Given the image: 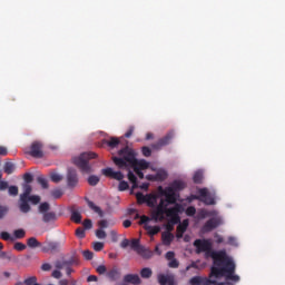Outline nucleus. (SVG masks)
Instances as JSON below:
<instances>
[{
    "instance_id": "c756f323",
    "label": "nucleus",
    "mask_w": 285,
    "mask_h": 285,
    "mask_svg": "<svg viewBox=\"0 0 285 285\" xmlns=\"http://www.w3.org/2000/svg\"><path fill=\"white\" fill-rule=\"evenodd\" d=\"M72 264H75V262L71 261H56V268H58V271H61L62 268H66L67 266H72Z\"/></svg>"
},
{
    "instance_id": "4d7b16f0",
    "label": "nucleus",
    "mask_w": 285,
    "mask_h": 285,
    "mask_svg": "<svg viewBox=\"0 0 285 285\" xmlns=\"http://www.w3.org/2000/svg\"><path fill=\"white\" fill-rule=\"evenodd\" d=\"M141 154L144 157H150L153 155V151L149 147H142L141 148Z\"/></svg>"
},
{
    "instance_id": "bb28decb",
    "label": "nucleus",
    "mask_w": 285,
    "mask_h": 285,
    "mask_svg": "<svg viewBox=\"0 0 285 285\" xmlns=\"http://www.w3.org/2000/svg\"><path fill=\"white\" fill-rule=\"evenodd\" d=\"M27 246H29V248H42L43 243H40L36 237H30L27 240Z\"/></svg>"
},
{
    "instance_id": "69168bd1",
    "label": "nucleus",
    "mask_w": 285,
    "mask_h": 285,
    "mask_svg": "<svg viewBox=\"0 0 285 285\" xmlns=\"http://www.w3.org/2000/svg\"><path fill=\"white\" fill-rule=\"evenodd\" d=\"M168 266L169 268H179V262L176 258H174L168 263Z\"/></svg>"
},
{
    "instance_id": "e433bc0d",
    "label": "nucleus",
    "mask_w": 285,
    "mask_h": 285,
    "mask_svg": "<svg viewBox=\"0 0 285 285\" xmlns=\"http://www.w3.org/2000/svg\"><path fill=\"white\" fill-rule=\"evenodd\" d=\"M193 180H194L195 184H202L203 180H204V174H203V171H196V173L194 174Z\"/></svg>"
},
{
    "instance_id": "bf43d9fd",
    "label": "nucleus",
    "mask_w": 285,
    "mask_h": 285,
    "mask_svg": "<svg viewBox=\"0 0 285 285\" xmlns=\"http://www.w3.org/2000/svg\"><path fill=\"white\" fill-rule=\"evenodd\" d=\"M97 225H98L99 229H104V228H107L109 226V223L106 219H101L97 223Z\"/></svg>"
},
{
    "instance_id": "58836bf2",
    "label": "nucleus",
    "mask_w": 285,
    "mask_h": 285,
    "mask_svg": "<svg viewBox=\"0 0 285 285\" xmlns=\"http://www.w3.org/2000/svg\"><path fill=\"white\" fill-rule=\"evenodd\" d=\"M87 181H88V185L96 186V185L99 184L100 178L95 176V175H91V176L88 177Z\"/></svg>"
},
{
    "instance_id": "473e14b6",
    "label": "nucleus",
    "mask_w": 285,
    "mask_h": 285,
    "mask_svg": "<svg viewBox=\"0 0 285 285\" xmlns=\"http://www.w3.org/2000/svg\"><path fill=\"white\" fill-rule=\"evenodd\" d=\"M144 228L147 230V233L150 236H155V235H157L161 230V228L159 226L145 225Z\"/></svg>"
},
{
    "instance_id": "0e129e2a",
    "label": "nucleus",
    "mask_w": 285,
    "mask_h": 285,
    "mask_svg": "<svg viewBox=\"0 0 285 285\" xmlns=\"http://www.w3.org/2000/svg\"><path fill=\"white\" fill-rule=\"evenodd\" d=\"M23 179L26 181L24 184L30 185V183H32V180H33V176L31 174L27 173V174H24Z\"/></svg>"
},
{
    "instance_id": "412c9836",
    "label": "nucleus",
    "mask_w": 285,
    "mask_h": 285,
    "mask_svg": "<svg viewBox=\"0 0 285 285\" xmlns=\"http://www.w3.org/2000/svg\"><path fill=\"white\" fill-rule=\"evenodd\" d=\"M188 227H189V219H184L181 223H179L176 228V237L183 238Z\"/></svg>"
},
{
    "instance_id": "c03bdc74",
    "label": "nucleus",
    "mask_w": 285,
    "mask_h": 285,
    "mask_svg": "<svg viewBox=\"0 0 285 285\" xmlns=\"http://www.w3.org/2000/svg\"><path fill=\"white\" fill-rule=\"evenodd\" d=\"M119 185H118V190L119 191H125V190H128L129 189V184L125 180H119Z\"/></svg>"
},
{
    "instance_id": "a19ab883",
    "label": "nucleus",
    "mask_w": 285,
    "mask_h": 285,
    "mask_svg": "<svg viewBox=\"0 0 285 285\" xmlns=\"http://www.w3.org/2000/svg\"><path fill=\"white\" fill-rule=\"evenodd\" d=\"M106 144L110 147V148H116L120 141L119 139L111 137L108 141H106Z\"/></svg>"
},
{
    "instance_id": "338daca9",
    "label": "nucleus",
    "mask_w": 285,
    "mask_h": 285,
    "mask_svg": "<svg viewBox=\"0 0 285 285\" xmlns=\"http://www.w3.org/2000/svg\"><path fill=\"white\" fill-rule=\"evenodd\" d=\"M9 208L6 206H0V219H2L7 213H8Z\"/></svg>"
},
{
    "instance_id": "cd10ccee",
    "label": "nucleus",
    "mask_w": 285,
    "mask_h": 285,
    "mask_svg": "<svg viewBox=\"0 0 285 285\" xmlns=\"http://www.w3.org/2000/svg\"><path fill=\"white\" fill-rule=\"evenodd\" d=\"M136 199L138 204H145L147 203L148 205H150V199L151 196H145L142 193H136Z\"/></svg>"
},
{
    "instance_id": "c85d7f7f",
    "label": "nucleus",
    "mask_w": 285,
    "mask_h": 285,
    "mask_svg": "<svg viewBox=\"0 0 285 285\" xmlns=\"http://www.w3.org/2000/svg\"><path fill=\"white\" fill-rule=\"evenodd\" d=\"M138 168L139 170H145L149 168V163L145 159L138 160L136 159V164L132 165V168Z\"/></svg>"
},
{
    "instance_id": "0eeeda50",
    "label": "nucleus",
    "mask_w": 285,
    "mask_h": 285,
    "mask_svg": "<svg viewBox=\"0 0 285 285\" xmlns=\"http://www.w3.org/2000/svg\"><path fill=\"white\" fill-rule=\"evenodd\" d=\"M22 188H23V193L20 195L19 208L22 213L27 214L31 210V206L29 204H27L26 199L32 193V187L30 186V184H23Z\"/></svg>"
},
{
    "instance_id": "1a4fd4ad",
    "label": "nucleus",
    "mask_w": 285,
    "mask_h": 285,
    "mask_svg": "<svg viewBox=\"0 0 285 285\" xmlns=\"http://www.w3.org/2000/svg\"><path fill=\"white\" fill-rule=\"evenodd\" d=\"M189 285H227V283L210 279L208 277L194 276L189 279Z\"/></svg>"
},
{
    "instance_id": "f8f14e48",
    "label": "nucleus",
    "mask_w": 285,
    "mask_h": 285,
    "mask_svg": "<svg viewBox=\"0 0 285 285\" xmlns=\"http://www.w3.org/2000/svg\"><path fill=\"white\" fill-rule=\"evenodd\" d=\"M160 195L165 196V203L167 204H176L177 203V195L174 188L166 187L165 189L163 187L158 188Z\"/></svg>"
},
{
    "instance_id": "c9c22d12",
    "label": "nucleus",
    "mask_w": 285,
    "mask_h": 285,
    "mask_svg": "<svg viewBox=\"0 0 285 285\" xmlns=\"http://www.w3.org/2000/svg\"><path fill=\"white\" fill-rule=\"evenodd\" d=\"M29 202L33 205H38L41 202V197L38 195H29L26 199V203L29 204Z\"/></svg>"
},
{
    "instance_id": "9d476101",
    "label": "nucleus",
    "mask_w": 285,
    "mask_h": 285,
    "mask_svg": "<svg viewBox=\"0 0 285 285\" xmlns=\"http://www.w3.org/2000/svg\"><path fill=\"white\" fill-rule=\"evenodd\" d=\"M181 212H183V205H180V204H175L174 207L168 208L167 216L171 217L170 218L171 224L175 225V224H180L181 223V218L179 216V213H181Z\"/></svg>"
},
{
    "instance_id": "f03ea898",
    "label": "nucleus",
    "mask_w": 285,
    "mask_h": 285,
    "mask_svg": "<svg viewBox=\"0 0 285 285\" xmlns=\"http://www.w3.org/2000/svg\"><path fill=\"white\" fill-rule=\"evenodd\" d=\"M119 157H112V163L118 168H127L128 166L132 167L137 164V155L134 149L125 147L118 151Z\"/></svg>"
},
{
    "instance_id": "9b49d317",
    "label": "nucleus",
    "mask_w": 285,
    "mask_h": 285,
    "mask_svg": "<svg viewBox=\"0 0 285 285\" xmlns=\"http://www.w3.org/2000/svg\"><path fill=\"white\" fill-rule=\"evenodd\" d=\"M199 196L194 195L193 198L203 202L206 205H215L216 200L208 193L207 188H202L198 190Z\"/></svg>"
},
{
    "instance_id": "f704fd0d",
    "label": "nucleus",
    "mask_w": 285,
    "mask_h": 285,
    "mask_svg": "<svg viewBox=\"0 0 285 285\" xmlns=\"http://www.w3.org/2000/svg\"><path fill=\"white\" fill-rule=\"evenodd\" d=\"M82 219L81 214L78 210H71V220L76 224H80Z\"/></svg>"
},
{
    "instance_id": "b1692460",
    "label": "nucleus",
    "mask_w": 285,
    "mask_h": 285,
    "mask_svg": "<svg viewBox=\"0 0 285 285\" xmlns=\"http://www.w3.org/2000/svg\"><path fill=\"white\" fill-rule=\"evenodd\" d=\"M174 238H175V236L170 232H164L161 234V240H163L164 246H170Z\"/></svg>"
},
{
    "instance_id": "4be33fe9",
    "label": "nucleus",
    "mask_w": 285,
    "mask_h": 285,
    "mask_svg": "<svg viewBox=\"0 0 285 285\" xmlns=\"http://www.w3.org/2000/svg\"><path fill=\"white\" fill-rule=\"evenodd\" d=\"M125 284L140 285L141 278L138 274H127L124 276Z\"/></svg>"
},
{
    "instance_id": "423d86ee",
    "label": "nucleus",
    "mask_w": 285,
    "mask_h": 285,
    "mask_svg": "<svg viewBox=\"0 0 285 285\" xmlns=\"http://www.w3.org/2000/svg\"><path fill=\"white\" fill-rule=\"evenodd\" d=\"M130 248L137 253L142 259H151L154 253L146 248L145 246L140 245V239L134 238L130 242Z\"/></svg>"
},
{
    "instance_id": "603ef678",
    "label": "nucleus",
    "mask_w": 285,
    "mask_h": 285,
    "mask_svg": "<svg viewBox=\"0 0 285 285\" xmlns=\"http://www.w3.org/2000/svg\"><path fill=\"white\" fill-rule=\"evenodd\" d=\"M95 235L97 238H100V239H105L107 237V233L101 228L97 229Z\"/></svg>"
},
{
    "instance_id": "5701e85b",
    "label": "nucleus",
    "mask_w": 285,
    "mask_h": 285,
    "mask_svg": "<svg viewBox=\"0 0 285 285\" xmlns=\"http://www.w3.org/2000/svg\"><path fill=\"white\" fill-rule=\"evenodd\" d=\"M106 277H108L110 282H117L121 277V272L118 267L114 266L111 269L106 272Z\"/></svg>"
},
{
    "instance_id": "20e7f679",
    "label": "nucleus",
    "mask_w": 285,
    "mask_h": 285,
    "mask_svg": "<svg viewBox=\"0 0 285 285\" xmlns=\"http://www.w3.org/2000/svg\"><path fill=\"white\" fill-rule=\"evenodd\" d=\"M204 253H205V259H209V257L213 258L214 266H212V268H220L230 258L226 249L216 252L213 249V247H210Z\"/></svg>"
},
{
    "instance_id": "de8ad7c7",
    "label": "nucleus",
    "mask_w": 285,
    "mask_h": 285,
    "mask_svg": "<svg viewBox=\"0 0 285 285\" xmlns=\"http://www.w3.org/2000/svg\"><path fill=\"white\" fill-rule=\"evenodd\" d=\"M0 259H7L8 262H11V259H14L11 253L1 252L0 253Z\"/></svg>"
},
{
    "instance_id": "6ab92c4d",
    "label": "nucleus",
    "mask_w": 285,
    "mask_h": 285,
    "mask_svg": "<svg viewBox=\"0 0 285 285\" xmlns=\"http://www.w3.org/2000/svg\"><path fill=\"white\" fill-rule=\"evenodd\" d=\"M101 174L106 177H109L111 179H116L118 181H120L125 178V175L121 171H114L112 168L101 169Z\"/></svg>"
},
{
    "instance_id": "13d9d810",
    "label": "nucleus",
    "mask_w": 285,
    "mask_h": 285,
    "mask_svg": "<svg viewBox=\"0 0 285 285\" xmlns=\"http://www.w3.org/2000/svg\"><path fill=\"white\" fill-rule=\"evenodd\" d=\"M96 273H98V275H105V273H107V267L105 265H98Z\"/></svg>"
},
{
    "instance_id": "09e8293b",
    "label": "nucleus",
    "mask_w": 285,
    "mask_h": 285,
    "mask_svg": "<svg viewBox=\"0 0 285 285\" xmlns=\"http://www.w3.org/2000/svg\"><path fill=\"white\" fill-rule=\"evenodd\" d=\"M14 250H18L19 253H21L22 250H26L27 245H24L21 242H17L13 246Z\"/></svg>"
},
{
    "instance_id": "2eb2a0df",
    "label": "nucleus",
    "mask_w": 285,
    "mask_h": 285,
    "mask_svg": "<svg viewBox=\"0 0 285 285\" xmlns=\"http://www.w3.org/2000/svg\"><path fill=\"white\" fill-rule=\"evenodd\" d=\"M60 248V243L47 240L42 243L41 253H59Z\"/></svg>"
},
{
    "instance_id": "393cba45",
    "label": "nucleus",
    "mask_w": 285,
    "mask_h": 285,
    "mask_svg": "<svg viewBox=\"0 0 285 285\" xmlns=\"http://www.w3.org/2000/svg\"><path fill=\"white\" fill-rule=\"evenodd\" d=\"M218 212L216 210H206V209H200L198 212V218L205 219L206 217H212V216H217Z\"/></svg>"
},
{
    "instance_id": "49530a36",
    "label": "nucleus",
    "mask_w": 285,
    "mask_h": 285,
    "mask_svg": "<svg viewBox=\"0 0 285 285\" xmlns=\"http://www.w3.org/2000/svg\"><path fill=\"white\" fill-rule=\"evenodd\" d=\"M196 213H197V209H196L195 206H189V207L186 208V210H185V214H186L187 216H189V217L195 216Z\"/></svg>"
},
{
    "instance_id": "f3484780",
    "label": "nucleus",
    "mask_w": 285,
    "mask_h": 285,
    "mask_svg": "<svg viewBox=\"0 0 285 285\" xmlns=\"http://www.w3.org/2000/svg\"><path fill=\"white\" fill-rule=\"evenodd\" d=\"M174 132H168L161 139H159L156 144L151 145V148L155 150H160L163 147L170 145L171 140L174 139Z\"/></svg>"
},
{
    "instance_id": "ea45409f",
    "label": "nucleus",
    "mask_w": 285,
    "mask_h": 285,
    "mask_svg": "<svg viewBox=\"0 0 285 285\" xmlns=\"http://www.w3.org/2000/svg\"><path fill=\"white\" fill-rule=\"evenodd\" d=\"M37 181L41 185V187H42L43 189L49 188L48 179L45 178L43 176H39V177L37 178Z\"/></svg>"
},
{
    "instance_id": "7c9ffc66",
    "label": "nucleus",
    "mask_w": 285,
    "mask_h": 285,
    "mask_svg": "<svg viewBox=\"0 0 285 285\" xmlns=\"http://www.w3.org/2000/svg\"><path fill=\"white\" fill-rule=\"evenodd\" d=\"M127 178L132 184V186H131L132 189H136V188L139 187L138 186V178L136 177V175L132 171H130V170L128 171Z\"/></svg>"
},
{
    "instance_id": "f257e3e1",
    "label": "nucleus",
    "mask_w": 285,
    "mask_h": 285,
    "mask_svg": "<svg viewBox=\"0 0 285 285\" xmlns=\"http://www.w3.org/2000/svg\"><path fill=\"white\" fill-rule=\"evenodd\" d=\"M209 277H215V279L226 277V279L239 283V276L235 275V262L230 257L220 267H210Z\"/></svg>"
},
{
    "instance_id": "5fc2aeb1",
    "label": "nucleus",
    "mask_w": 285,
    "mask_h": 285,
    "mask_svg": "<svg viewBox=\"0 0 285 285\" xmlns=\"http://www.w3.org/2000/svg\"><path fill=\"white\" fill-rule=\"evenodd\" d=\"M82 257L87 261L94 259V253L89 249L82 252Z\"/></svg>"
},
{
    "instance_id": "2f4dec72",
    "label": "nucleus",
    "mask_w": 285,
    "mask_h": 285,
    "mask_svg": "<svg viewBox=\"0 0 285 285\" xmlns=\"http://www.w3.org/2000/svg\"><path fill=\"white\" fill-rule=\"evenodd\" d=\"M87 205L90 209H92L95 213L98 214L99 217H104V212L100 207L96 206L95 203H92L91 200H87Z\"/></svg>"
},
{
    "instance_id": "8fccbe9b",
    "label": "nucleus",
    "mask_w": 285,
    "mask_h": 285,
    "mask_svg": "<svg viewBox=\"0 0 285 285\" xmlns=\"http://www.w3.org/2000/svg\"><path fill=\"white\" fill-rule=\"evenodd\" d=\"M167 177H168V174L165 170H159L156 174V179H158V180H165V179H167Z\"/></svg>"
},
{
    "instance_id": "79ce46f5",
    "label": "nucleus",
    "mask_w": 285,
    "mask_h": 285,
    "mask_svg": "<svg viewBox=\"0 0 285 285\" xmlns=\"http://www.w3.org/2000/svg\"><path fill=\"white\" fill-rule=\"evenodd\" d=\"M13 234H14V236H13L14 240L16 239H21V238H23L26 236V230L20 228V229L14 230Z\"/></svg>"
},
{
    "instance_id": "72a5a7b5",
    "label": "nucleus",
    "mask_w": 285,
    "mask_h": 285,
    "mask_svg": "<svg viewBox=\"0 0 285 285\" xmlns=\"http://www.w3.org/2000/svg\"><path fill=\"white\" fill-rule=\"evenodd\" d=\"M140 277H142V279H150V277H153L151 268L144 267L140 269Z\"/></svg>"
},
{
    "instance_id": "3c124183",
    "label": "nucleus",
    "mask_w": 285,
    "mask_h": 285,
    "mask_svg": "<svg viewBox=\"0 0 285 285\" xmlns=\"http://www.w3.org/2000/svg\"><path fill=\"white\" fill-rule=\"evenodd\" d=\"M51 181H53V183H60L62 179H63V176H61V175H59V174H57V173H53V174H51Z\"/></svg>"
},
{
    "instance_id": "6e6d98bb",
    "label": "nucleus",
    "mask_w": 285,
    "mask_h": 285,
    "mask_svg": "<svg viewBox=\"0 0 285 285\" xmlns=\"http://www.w3.org/2000/svg\"><path fill=\"white\" fill-rule=\"evenodd\" d=\"M1 238H2L3 240H11V242H14V237L11 236L8 232H2V233H1Z\"/></svg>"
},
{
    "instance_id": "39448f33",
    "label": "nucleus",
    "mask_w": 285,
    "mask_h": 285,
    "mask_svg": "<svg viewBox=\"0 0 285 285\" xmlns=\"http://www.w3.org/2000/svg\"><path fill=\"white\" fill-rule=\"evenodd\" d=\"M38 212L42 214V222L45 224H50L58 220L57 213L50 212V204L47 202L40 204Z\"/></svg>"
},
{
    "instance_id": "774afa93",
    "label": "nucleus",
    "mask_w": 285,
    "mask_h": 285,
    "mask_svg": "<svg viewBox=\"0 0 285 285\" xmlns=\"http://www.w3.org/2000/svg\"><path fill=\"white\" fill-rule=\"evenodd\" d=\"M150 220V218L146 215L141 216L140 217V220H139V225H148V222Z\"/></svg>"
},
{
    "instance_id": "aec40b11",
    "label": "nucleus",
    "mask_w": 285,
    "mask_h": 285,
    "mask_svg": "<svg viewBox=\"0 0 285 285\" xmlns=\"http://www.w3.org/2000/svg\"><path fill=\"white\" fill-rule=\"evenodd\" d=\"M43 145L39 141H36L31 146L30 155L35 158H43Z\"/></svg>"
},
{
    "instance_id": "7ed1b4c3",
    "label": "nucleus",
    "mask_w": 285,
    "mask_h": 285,
    "mask_svg": "<svg viewBox=\"0 0 285 285\" xmlns=\"http://www.w3.org/2000/svg\"><path fill=\"white\" fill-rule=\"evenodd\" d=\"M95 158H97V154L95 153H82L80 156L73 158V165L78 167L81 175H89L94 173V168L89 164V160Z\"/></svg>"
},
{
    "instance_id": "a878e982",
    "label": "nucleus",
    "mask_w": 285,
    "mask_h": 285,
    "mask_svg": "<svg viewBox=\"0 0 285 285\" xmlns=\"http://www.w3.org/2000/svg\"><path fill=\"white\" fill-rule=\"evenodd\" d=\"M186 183L181 181V180H175L171 183V185L169 186V188H173L174 191H180L184 190L186 188Z\"/></svg>"
},
{
    "instance_id": "052dcab7",
    "label": "nucleus",
    "mask_w": 285,
    "mask_h": 285,
    "mask_svg": "<svg viewBox=\"0 0 285 285\" xmlns=\"http://www.w3.org/2000/svg\"><path fill=\"white\" fill-rule=\"evenodd\" d=\"M82 226L85 229H91L92 228V220L91 219H85L82 222Z\"/></svg>"
},
{
    "instance_id": "6e6552de",
    "label": "nucleus",
    "mask_w": 285,
    "mask_h": 285,
    "mask_svg": "<svg viewBox=\"0 0 285 285\" xmlns=\"http://www.w3.org/2000/svg\"><path fill=\"white\" fill-rule=\"evenodd\" d=\"M168 204H166L165 199H160L159 204L151 212V218L155 220H164L165 214L168 216Z\"/></svg>"
},
{
    "instance_id": "a18cd8bd",
    "label": "nucleus",
    "mask_w": 285,
    "mask_h": 285,
    "mask_svg": "<svg viewBox=\"0 0 285 285\" xmlns=\"http://www.w3.org/2000/svg\"><path fill=\"white\" fill-rule=\"evenodd\" d=\"M62 195H63V191L61 189L51 190V197H53V199H59L62 197Z\"/></svg>"
},
{
    "instance_id": "dca6fc26",
    "label": "nucleus",
    "mask_w": 285,
    "mask_h": 285,
    "mask_svg": "<svg viewBox=\"0 0 285 285\" xmlns=\"http://www.w3.org/2000/svg\"><path fill=\"white\" fill-rule=\"evenodd\" d=\"M157 279L159 285H178L174 274H159Z\"/></svg>"
},
{
    "instance_id": "4c0bfd02",
    "label": "nucleus",
    "mask_w": 285,
    "mask_h": 285,
    "mask_svg": "<svg viewBox=\"0 0 285 285\" xmlns=\"http://www.w3.org/2000/svg\"><path fill=\"white\" fill-rule=\"evenodd\" d=\"M16 169V166L12 163H6L3 170L6 174L11 175Z\"/></svg>"
},
{
    "instance_id": "a211bd4d",
    "label": "nucleus",
    "mask_w": 285,
    "mask_h": 285,
    "mask_svg": "<svg viewBox=\"0 0 285 285\" xmlns=\"http://www.w3.org/2000/svg\"><path fill=\"white\" fill-rule=\"evenodd\" d=\"M220 224H222V219L219 217H213L204 224L203 230L212 232L216 229Z\"/></svg>"
},
{
    "instance_id": "ddd939ff",
    "label": "nucleus",
    "mask_w": 285,
    "mask_h": 285,
    "mask_svg": "<svg viewBox=\"0 0 285 285\" xmlns=\"http://www.w3.org/2000/svg\"><path fill=\"white\" fill-rule=\"evenodd\" d=\"M67 187L75 188L79 184V176L76 169L69 168L67 169Z\"/></svg>"
},
{
    "instance_id": "680f3d73",
    "label": "nucleus",
    "mask_w": 285,
    "mask_h": 285,
    "mask_svg": "<svg viewBox=\"0 0 285 285\" xmlns=\"http://www.w3.org/2000/svg\"><path fill=\"white\" fill-rule=\"evenodd\" d=\"M24 284L26 285H36L37 284V277L36 276H32V277H29L24 281Z\"/></svg>"
},
{
    "instance_id": "37998d69",
    "label": "nucleus",
    "mask_w": 285,
    "mask_h": 285,
    "mask_svg": "<svg viewBox=\"0 0 285 285\" xmlns=\"http://www.w3.org/2000/svg\"><path fill=\"white\" fill-rule=\"evenodd\" d=\"M92 248L96 253H100V250H104L105 248V244L104 243H100V242H95L92 244Z\"/></svg>"
},
{
    "instance_id": "4468645a",
    "label": "nucleus",
    "mask_w": 285,
    "mask_h": 285,
    "mask_svg": "<svg viewBox=\"0 0 285 285\" xmlns=\"http://www.w3.org/2000/svg\"><path fill=\"white\" fill-rule=\"evenodd\" d=\"M194 246L196 248V254L200 255V253H205V250H209V248H213V243L207 239H196L194 242Z\"/></svg>"
},
{
    "instance_id": "864d4df0",
    "label": "nucleus",
    "mask_w": 285,
    "mask_h": 285,
    "mask_svg": "<svg viewBox=\"0 0 285 285\" xmlns=\"http://www.w3.org/2000/svg\"><path fill=\"white\" fill-rule=\"evenodd\" d=\"M8 188H9V195L10 196H18V194H19V188L17 187V186H8Z\"/></svg>"
},
{
    "instance_id": "e2e57ef3",
    "label": "nucleus",
    "mask_w": 285,
    "mask_h": 285,
    "mask_svg": "<svg viewBox=\"0 0 285 285\" xmlns=\"http://www.w3.org/2000/svg\"><path fill=\"white\" fill-rule=\"evenodd\" d=\"M76 236H78V238H83L86 236V232L83 228L79 227L78 229H76Z\"/></svg>"
}]
</instances>
